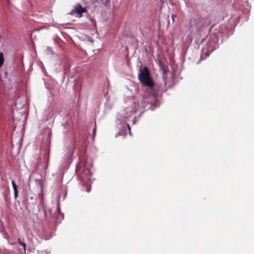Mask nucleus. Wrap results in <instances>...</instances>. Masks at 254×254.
I'll return each mask as SVG.
<instances>
[{
    "label": "nucleus",
    "instance_id": "nucleus-1",
    "mask_svg": "<svg viewBox=\"0 0 254 254\" xmlns=\"http://www.w3.org/2000/svg\"><path fill=\"white\" fill-rule=\"evenodd\" d=\"M138 77L140 82L145 86L151 87L154 85L153 80L150 76V72L147 66L140 69Z\"/></svg>",
    "mask_w": 254,
    "mask_h": 254
},
{
    "label": "nucleus",
    "instance_id": "nucleus-2",
    "mask_svg": "<svg viewBox=\"0 0 254 254\" xmlns=\"http://www.w3.org/2000/svg\"><path fill=\"white\" fill-rule=\"evenodd\" d=\"M87 9L85 7H82L80 4H76L74 6V8L70 12V15H74L76 14V16L77 17H81L83 13L87 12Z\"/></svg>",
    "mask_w": 254,
    "mask_h": 254
},
{
    "label": "nucleus",
    "instance_id": "nucleus-3",
    "mask_svg": "<svg viewBox=\"0 0 254 254\" xmlns=\"http://www.w3.org/2000/svg\"><path fill=\"white\" fill-rule=\"evenodd\" d=\"M215 43L214 41L210 40L209 41L206 46L205 49L206 50V53H205L206 56H208L209 54L216 48Z\"/></svg>",
    "mask_w": 254,
    "mask_h": 254
},
{
    "label": "nucleus",
    "instance_id": "nucleus-4",
    "mask_svg": "<svg viewBox=\"0 0 254 254\" xmlns=\"http://www.w3.org/2000/svg\"><path fill=\"white\" fill-rule=\"evenodd\" d=\"M150 97L151 98V99L149 101L146 100V102L151 104V106L154 105V107L152 108V109H153V108L157 105L158 100H157L156 98L153 95L150 96Z\"/></svg>",
    "mask_w": 254,
    "mask_h": 254
},
{
    "label": "nucleus",
    "instance_id": "nucleus-5",
    "mask_svg": "<svg viewBox=\"0 0 254 254\" xmlns=\"http://www.w3.org/2000/svg\"><path fill=\"white\" fill-rule=\"evenodd\" d=\"M11 184L13 187V189L14 190V198L15 199H16L18 196V190H17V187L15 183V182L13 180L11 182Z\"/></svg>",
    "mask_w": 254,
    "mask_h": 254
},
{
    "label": "nucleus",
    "instance_id": "nucleus-6",
    "mask_svg": "<svg viewBox=\"0 0 254 254\" xmlns=\"http://www.w3.org/2000/svg\"><path fill=\"white\" fill-rule=\"evenodd\" d=\"M17 242H18V243L20 245H21V246H23V249H24V251H26V244H25L24 242H22V241H21V240L20 239V238H18V239H17Z\"/></svg>",
    "mask_w": 254,
    "mask_h": 254
},
{
    "label": "nucleus",
    "instance_id": "nucleus-7",
    "mask_svg": "<svg viewBox=\"0 0 254 254\" xmlns=\"http://www.w3.org/2000/svg\"><path fill=\"white\" fill-rule=\"evenodd\" d=\"M4 59L3 57V54L2 52L0 53V67H1L3 63Z\"/></svg>",
    "mask_w": 254,
    "mask_h": 254
},
{
    "label": "nucleus",
    "instance_id": "nucleus-8",
    "mask_svg": "<svg viewBox=\"0 0 254 254\" xmlns=\"http://www.w3.org/2000/svg\"><path fill=\"white\" fill-rule=\"evenodd\" d=\"M84 174H85V175H89V176H90V171L88 169H84V173L82 175V177H83Z\"/></svg>",
    "mask_w": 254,
    "mask_h": 254
},
{
    "label": "nucleus",
    "instance_id": "nucleus-9",
    "mask_svg": "<svg viewBox=\"0 0 254 254\" xmlns=\"http://www.w3.org/2000/svg\"><path fill=\"white\" fill-rule=\"evenodd\" d=\"M91 190V187L90 186H88L86 188V191L87 192H89Z\"/></svg>",
    "mask_w": 254,
    "mask_h": 254
},
{
    "label": "nucleus",
    "instance_id": "nucleus-10",
    "mask_svg": "<svg viewBox=\"0 0 254 254\" xmlns=\"http://www.w3.org/2000/svg\"><path fill=\"white\" fill-rule=\"evenodd\" d=\"M176 15H175V14H172L171 15V17H172V20H173V21L174 22L175 21V17H176Z\"/></svg>",
    "mask_w": 254,
    "mask_h": 254
},
{
    "label": "nucleus",
    "instance_id": "nucleus-11",
    "mask_svg": "<svg viewBox=\"0 0 254 254\" xmlns=\"http://www.w3.org/2000/svg\"><path fill=\"white\" fill-rule=\"evenodd\" d=\"M126 127H127V129L129 130V134H131V132H130V128L128 124H127V125H126Z\"/></svg>",
    "mask_w": 254,
    "mask_h": 254
}]
</instances>
